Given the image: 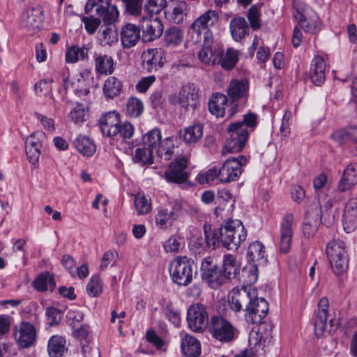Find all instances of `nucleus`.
<instances>
[{
	"label": "nucleus",
	"instance_id": "obj_21",
	"mask_svg": "<svg viewBox=\"0 0 357 357\" xmlns=\"http://www.w3.org/2000/svg\"><path fill=\"white\" fill-rule=\"evenodd\" d=\"M181 210L182 205L178 201L174 203L170 211L167 208L159 209L155 218L156 225L160 228H167L168 224L180 216Z\"/></svg>",
	"mask_w": 357,
	"mask_h": 357
},
{
	"label": "nucleus",
	"instance_id": "obj_1",
	"mask_svg": "<svg viewBox=\"0 0 357 357\" xmlns=\"http://www.w3.org/2000/svg\"><path fill=\"white\" fill-rule=\"evenodd\" d=\"M257 125V115L249 113L244 115L242 121L231 123L227 130L229 137L223 149V153H236L245 146L250 134L249 128L252 130Z\"/></svg>",
	"mask_w": 357,
	"mask_h": 357
},
{
	"label": "nucleus",
	"instance_id": "obj_28",
	"mask_svg": "<svg viewBox=\"0 0 357 357\" xmlns=\"http://www.w3.org/2000/svg\"><path fill=\"white\" fill-rule=\"evenodd\" d=\"M357 183V167L356 165L349 164L342 173V176L338 182L337 189L343 192L351 189Z\"/></svg>",
	"mask_w": 357,
	"mask_h": 357
},
{
	"label": "nucleus",
	"instance_id": "obj_41",
	"mask_svg": "<svg viewBox=\"0 0 357 357\" xmlns=\"http://www.w3.org/2000/svg\"><path fill=\"white\" fill-rule=\"evenodd\" d=\"M56 286L54 276L49 272H43L33 281V287L38 291L50 290L52 291Z\"/></svg>",
	"mask_w": 357,
	"mask_h": 357
},
{
	"label": "nucleus",
	"instance_id": "obj_62",
	"mask_svg": "<svg viewBox=\"0 0 357 357\" xmlns=\"http://www.w3.org/2000/svg\"><path fill=\"white\" fill-rule=\"evenodd\" d=\"M118 129H119L118 134L123 139L131 138L132 137V135L134 134V131H135L133 126L128 121H126L122 124H121V122H120L119 126H118Z\"/></svg>",
	"mask_w": 357,
	"mask_h": 357
},
{
	"label": "nucleus",
	"instance_id": "obj_9",
	"mask_svg": "<svg viewBox=\"0 0 357 357\" xmlns=\"http://www.w3.org/2000/svg\"><path fill=\"white\" fill-rule=\"evenodd\" d=\"M247 162L246 157L243 155L226 160L218 172L220 174V182L225 183L237 181L242 173V167Z\"/></svg>",
	"mask_w": 357,
	"mask_h": 357
},
{
	"label": "nucleus",
	"instance_id": "obj_63",
	"mask_svg": "<svg viewBox=\"0 0 357 357\" xmlns=\"http://www.w3.org/2000/svg\"><path fill=\"white\" fill-rule=\"evenodd\" d=\"M46 315L50 326L58 324L61 320L60 311L54 307L46 309Z\"/></svg>",
	"mask_w": 357,
	"mask_h": 357
},
{
	"label": "nucleus",
	"instance_id": "obj_57",
	"mask_svg": "<svg viewBox=\"0 0 357 357\" xmlns=\"http://www.w3.org/2000/svg\"><path fill=\"white\" fill-rule=\"evenodd\" d=\"M126 12L131 15L139 16L142 11V0H122Z\"/></svg>",
	"mask_w": 357,
	"mask_h": 357
},
{
	"label": "nucleus",
	"instance_id": "obj_17",
	"mask_svg": "<svg viewBox=\"0 0 357 357\" xmlns=\"http://www.w3.org/2000/svg\"><path fill=\"white\" fill-rule=\"evenodd\" d=\"M252 296V293L246 287L234 288L228 296L229 307L234 312H240L247 307Z\"/></svg>",
	"mask_w": 357,
	"mask_h": 357
},
{
	"label": "nucleus",
	"instance_id": "obj_46",
	"mask_svg": "<svg viewBox=\"0 0 357 357\" xmlns=\"http://www.w3.org/2000/svg\"><path fill=\"white\" fill-rule=\"evenodd\" d=\"M333 139L340 144L348 143L349 142H357V128L349 127L342 130L335 132Z\"/></svg>",
	"mask_w": 357,
	"mask_h": 357
},
{
	"label": "nucleus",
	"instance_id": "obj_50",
	"mask_svg": "<svg viewBox=\"0 0 357 357\" xmlns=\"http://www.w3.org/2000/svg\"><path fill=\"white\" fill-rule=\"evenodd\" d=\"M144 111V105L141 100L135 97L129 98L126 103V114L133 118L139 117Z\"/></svg>",
	"mask_w": 357,
	"mask_h": 357
},
{
	"label": "nucleus",
	"instance_id": "obj_5",
	"mask_svg": "<svg viewBox=\"0 0 357 357\" xmlns=\"http://www.w3.org/2000/svg\"><path fill=\"white\" fill-rule=\"evenodd\" d=\"M193 261L185 256H178L171 261L169 272L172 281L180 286L190 284L193 278Z\"/></svg>",
	"mask_w": 357,
	"mask_h": 357
},
{
	"label": "nucleus",
	"instance_id": "obj_26",
	"mask_svg": "<svg viewBox=\"0 0 357 357\" xmlns=\"http://www.w3.org/2000/svg\"><path fill=\"white\" fill-rule=\"evenodd\" d=\"M343 226L347 233L357 227V198H351L347 202L343 214Z\"/></svg>",
	"mask_w": 357,
	"mask_h": 357
},
{
	"label": "nucleus",
	"instance_id": "obj_52",
	"mask_svg": "<svg viewBox=\"0 0 357 357\" xmlns=\"http://www.w3.org/2000/svg\"><path fill=\"white\" fill-rule=\"evenodd\" d=\"M134 204L139 215L146 214L151 210V200L143 194L138 193L135 196Z\"/></svg>",
	"mask_w": 357,
	"mask_h": 357
},
{
	"label": "nucleus",
	"instance_id": "obj_14",
	"mask_svg": "<svg viewBox=\"0 0 357 357\" xmlns=\"http://www.w3.org/2000/svg\"><path fill=\"white\" fill-rule=\"evenodd\" d=\"M43 10L40 8H29L21 16L20 26L30 34L40 30L43 24Z\"/></svg>",
	"mask_w": 357,
	"mask_h": 357
},
{
	"label": "nucleus",
	"instance_id": "obj_37",
	"mask_svg": "<svg viewBox=\"0 0 357 357\" xmlns=\"http://www.w3.org/2000/svg\"><path fill=\"white\" fill-rule=\"evenodd\" d=\"M162 134L159 128H155L146 132L142 139L143 146L155 152L162 143Z\"/></svg>",
	"mask_w": 357,
	"mask_h": 357
},
{
	"label": "nucleus",
	"instance_id": "obj_56",
	"mask_svg": "<svg viewBox=\"0 0 357 357\" xmlns=\"http://www.w3.org/2000/svg\"><path fill=\"white\" fill-rule=\"evenodd\" d=\"M247 17L252 29L261 28V19L259 9L257 6H252L248 11Z\"/></svg>",
	"mask_w": 357,
	"mask_h": 357
},
{
	"label": "nucleus",
	"instance_id": "obj_29",
	"mask_svg": "<svg viewBox=\"0 0 357 357\" xmlns=\"http://www.w3.org/2000/svg\"><path fill=\"white\" fill-rule=\"evenodd\" d=\"M91 47V44L83 45L82 46L73 45L68 47L65 55L66 63H75L79 61H88L89 52Z\"/></svg>",
	"mask_w": 357,
	"mask_h": 357
},
{
	"label": "nucleus",
	"instance_id": "obj_48",
	"mask_svg": "<svg viewBox=\"0 0 357 357\" xmlns=\"http://www.w3.org/2000/svg\"><path fill=\"white\" fill-rule=\"evenodd\" d=\"M88 104L77 102L69 114V118L75 123H82L89 117Z\"/></svg>",
	"mask_w": 357,
	"mask_h": 357
},
{
	"label": "nucleus",
	"instance_id": "obj_55",
	"mask_svg": "<svg viewBox=\"0 0 357 357\" xmlns=\"http://www.w3.org/2000/svg\"><path fill=\"white\" fill-rule=\"evenodd\" d=\"M102 284L100 278L97 275H93L86 287V291L89 296L97 297L102 293Z\"/></svg>",
	"mask_w": 357,
	"mask_h": 357
},
{
	"label": "nucleus",
	"instance_id": "obj_47",
	"mask_svg": "<svg viewBox=\"0 0 357 357\" xmlns=\"http://www.w3.org/2000/svg\"><path fill=\"white\" fill-rule=\"evenodd\" d=\"M175 148L174 137H168L162 140V143L159 145L155 153L160 158L169 160L174 154Z\"/></svg>",
	"mask_w": 357,
	"mask_h": 357
},
{
	"label": "nucleus",
	"instance_id": "obj_53",
	"mask_svg": "<svg viewBox=\"0 0 357 357\" xmlns=\"http://www.w3.org/2000/svg\"><path fill=\"white\" fill-rule=\"evenodd\" d=\"M45 139V135L43 132H35L26 138L25 141V147L41 149Z\"/></svg>",
	"mask_w": 357,
	"mask_h": 357
},
{
	"label": "nucleus",
	"instance_id": "obj_45",
	"mask_svg": "<svg viewBox=\"0 0 357 357\" xmlns=\"http://www.w3.org/2000/svg\"><path fill=\"white\" fill-rule=\"evenodd\" d=\"M218 63L225 70L232 69L238 60V52L234 48H228L225 53L220 52Z\"/></svg>",
	"mask_w": 357,
	"mask_h": 357
},
{
	"label": "nucleus",
	"instance_id": "obj_43",
	"mask_svg": "<svg viewBox=\"0 0 357 357\" xmlns=\"http://www.w3.org/2000/svg\"><path fill=\"white\" fill-rule=\"evenodd\" d=\"M66 348V340L60 335L52 336L47 345V351L50 357H61Z\"/></svg>",
	"mask_w": 357,
	"mask_h": 357
},
{
	"label": "nucleus",
	"instance_id": "obj_31",
	"mask_svg": "<svg viewBox=\"0 0 357 357\" xmlns=\"http://www.w3.org/2000/svg\"><path fill=\"white\" fill-rule=\"evenodd\" d=\"M123 91V83L114 76L108 77L104 82L102 92L107 100H113L120 96Z\"/></svg>",
	"mask_w": 357,
	"mask_h": 357
},
{
	"label": "nucleus",
	"instance_id": "obj_49",
	"mask_svg": "<svg viewBox=\"0 0 357 357\" xmlns=\"http://www.w3.org/2000/svg\"><path fill=\"white\" fill-rule=\"evenodd\" d=\"M183 38V34L178 27H172L166 31L165 42L168 47H174L179 45Z\"/></svg>",
	"mask_w": 357,
	"mask_h": 357
},
{
	"label": "nucleus",
	"instance_id": "obj_18",
	"mask_svg": "<svg viewBox=\"0 0 357 357\" xmlns=\"http://www.w3.org/2000/svg\"><path fill=\"white\" fill-rule=\"evenodd\" d=\"M199 90L194 84H187L182 86L178 95V102L186 109H195L199 104Z\"/></svg>",
	"mask_w": 357,
	"mask_h": 357
},
{
	"label": "nucleus",
	"instance_id": "obj_59",
	"mask_svg": "<svg viewBox=\"0 0 357 357\" xmlns=\"http://www.w3.org/2000/svg\"><path fill=\"white\" fill-rule=\"evenodd\" d=\"M100 40L103 45H110L117 41V34L112 28L107 27L102 31Z\"/></svg>",
	"mask_w": 357,
	"mask_h": 357
},
{
	"label": "nucleus",
	"instance_id": "obj_64",
	"mask_svg": "<svg viewBox=\"0 0 357 357\" xmlns=\"http://www.w3.org/2000/svg\"><path fill=\"white\" fill-rule=\"evenodd\" d=\"M155 77L154 75L143 77L136 84V89L139 93H144L155 82Z\"/></svg>",
	"mask_w": 357,
	"mask_h": 357
},
{
	"label": "nucleus",
	"instance_id": "obj_35",
	"mask_svg": "<svg viewBox=\"0 0 357 357\" xmlns=\"http://www.w3.org/2000/svg\"><path fill=\"white\" fill-rule=\"evenodd\" d=\"M181 350L185 357H198L201 354V345L195 337L185 335L181 342Z\"/></svg>",
	"mask_w": 357,
	"mask_h": 357
},
{
	"label": "nucleus",
	"instance_id": "obj_42",
	"mask_svg": "<svg viewBox=\"0 0 357 357\" xmlns=\"http://www.w3.org/2000/svg\"><path fill=\"white\" fill-rule=\"evenodd\" d=\"M75 149L85 157L92 156L96 150L93 142L85 135H79L73 142Z\"/></svg>",
	"mask_w": 357,
	"mask_h": 357
},
{
	"label": "nucleus",
	"instance_id": "obj_60",
	"mask_svg": "<svg viewBox=\"0 0 357 357\" xmlns=\"http://www.w3.org/2000/svg\"><path fill=\"white\" fill-rule=\"evenodd\" d=\"M82 22L84 24L86 31L89 34L94 33L101 23L99 18L95 17L93 15L84 17L82 18Z\"/></svg>",
	"mask_w": 357,
	"mask_h": 357
},
{
	"label": "nucleus",
	"instance_id": "obj_33",
	"mask_svg": "<svg viewBox=\"0 0 357 357\" xmlns=\"http://www.w3.org/2000/svg\"><path fill=\"white\" fill-rule=\"evenodd\" d=\"M96 72L98 75H112L114 71V62L111 56L107 54H96L94 56Z\"/></svg>",
	"mask_w": 357,
	"mask_h": 357
},
{
	"label": "nucleus",
	"instance_id": "obj_6",
	"mask_svg": "<svg viewBox=\"0 0 357 357\" xmlns=\"http://www.w3.org/2000/svg\"><path fill=\"white\" fill-rule=\"evenodd\" d=\"M249 91V83L244 79H232L227 89V97L231 102V107L228 109L229 117L233 116L237 112L238 105H245Z\"/></svg>",
	"mask_w": 357,
	"mask_h": 357
},
{
	"label": "nucleus",
	"instance_id": "obj_40",
	"mask_svg": "<svg viewBox=\"0 0 357 357\" xmlns=\"http://www.w3.org/2000/svg\"><path fill=\"white\" fill-rule=\"evenodd\" d=\"M240 272V264L236 260V257L227 254L224 256L223 271L222 272L224 278L231 279L236 277Z\"/></svg>",
	"mask_w": 357,
	"mask_h": 357
},
{
	"label": "nucleus",
	"instance_id": "obj_38",
	"mask_svg": "<svg viewBox=\"0 0 357 357\" xmlns=\"http://www.w3.org/2000/svg\"><path fill=\"white\" fill-rule=\"evenodd\" d=\"M247 258L253 264H264L266 261L264 245L259 241L251 243L247 250Z\"/></svg>",
	"mask_w": 357,
	"mask_h": 357
},
{
	"label": "nucleus",
	"instance_id": "obj_4",
	"mask_svg": "<svg viewBox=\"0 0 357 357\" xmlns=\"http://www.w3.org/2000/svg\"><path fill=\"white\" fill-rule=\"evenodd\" d=\"M326 253L333 272L337 275L344 273L349 266V257L344 243L333 239L328 243Z\"/></svg>",
	"mask_w": 357,
	"mask_h": 357
},
{
	"label": "nucleus",
	"instance_id": "obj_27",
	"mask_svg": "<svg viewBox=\"0 0 357 357\" xmlns=\"http://www.w3.org/2000/svg\"><path fill=\"white\" fill-rule=\"evenodd\" d=\"M326 63L320 56H315L311 63L310 76L312 83L321 86L325 81Z\"/></svg>",
	"mask_w": 357,
	"mask_h": 357
},
{
	"label": "nucleus",
	"instance_id": "obj_20",
	"mask_svg": "<svg viewBox=\"0 0 357 357\" xmlns=\"http://www.w3.org/2000/svg\"><path fill=\"white\" fill-rule=\"evenodd\" d=\"M120 123V114L112 111L103 114L100 120L99 125L102 133L107 137H113L118 135V126Z\"/></svg>",
	"mask_w": 357,
	"mask_h": 357
},
{
	"label": "nucleus",
	"instance_id": "obj_7",
	"mask_svg": "<svg viewBox=\"0 0 357 357\" xmlns=\"http://www.w3.org/2000/svg\"><path fill=\"white\" fill-rule=\"evenodd\" d=\"M96 7V14L101 17L106 25L114 24L119 18V10L110 0H88L85 7V13H90Z\"/></svg>",
	"mask_w": 357,
	"mask_h": 357
},
{
	"label": "nucleus",
	"instance_id": "obj_54",
	"mask_svg": "<svg viewBox=\"0 0 357 357\" xmlns=\"http://www.w3.org/2000/svg\"><path fill=\"white\" fill-rule=\"evenodd\" d=\"M166 6V0H145L144 10L149 15L159 13Z\"/></svg>",
	"mask_w": 357,
	"mask_h": 357
},
{
	"label": "nucleus",
	"instance_id": "obj_22",
	"mask_svg": "<svg viewBox=\"0 0 357 357\" xmlns=\"http://www.w3.org/2000/svg\"><path fill=\"white\" fill-rule=\"evenodd\" d=\"M294 216L292 214H287L282 219L281 223L280 251L282 253H287L289 251L293 235L292 223Z\"/></svg>",
	"mask_w": 357,
	"mask_h": 357
},
{
	"label": "nucleus",
	"instance_id": "obj_2",
	"mask_svg": "<svg viewBox=\"0 0 357 357\" xmlns=\"http://www.w3.org/2000/svg\"><path fill=\"white\" fill-rule=\"evenodd\" d=\"M219 237L222 245L227 250H236L247 237V232L239 220L229 219L219 228Z\"/></svg>",
	"mask_w": 357,
	"mask_h": 357
},
{
	"label": "nucleus",
	"instance_id": "obj_10",
	"mask_svg": "<svg viewBox=\"0 0 357 357\" xmlns=\"http://www.w3.org/2000/svg\"><path fill=\"white\" fill-rule=\"evenodd\" d=\"M38 331L36 326L29 321H23L16 324L13 329V335L16 344L22 349L32 347L37 338Z\"/></svg>",
	"mask_w": 357,
	"mask_h": 357
},
{
	"label": "nucleus",
	"instance_id": "obj_30",
	"mask_svg": "<svg viewBox=\"0 0 357 357\" xmlns=\"http://www.w3.org/2000/svg\"><path fill=\"white\" fill-rule=\"evenodd\" d=\"M140 37V29L133 24L128 23L122 27L121 40L126 48H130L136 45Z\"/></svg>",
	"mask_w": 357,
	"mask_h": 357
},
{
	"label": "nucleus",
	"instance_id": "obj_58",
	"mask_svg": "<svg viewBox=\"0 0 357 357\" xmlns=\"http://www.w3.org/2000/svg\"><path fill=\"white\" fill-rule=\"evenodd\" d=\"M220 168L215 167L210 168L207 172L199 176L200 183H213L215 179L220 181V174L218 173Z\"/></svg>",
	"mask_w": 357,
	"mask_h": 357
},
{
	"label": "nucleus",
	"instance_id": "obj_36",
	"mask_svg": "<svg viewBox=\"0 0 357 357\" xmlns=\"http://www.w3.org/2000/svg\"><path fill=\"white\" fill-rule=\"evenodd\" d=\"M230 31L236 41L245 38L249 33V26L245 18L237 17L232 19L230 22Z\"/></svg>",
	"mask_w": 357,
	"mask_h": 357
},
{
	"label": "nucleus",
	"instance_id": "obj_23",
	"mask_svg": "<svg viewBox=\"0 0 357 357\" xmlns=\"http://www.w3.org/2000/svg\"><path fill=\"white\" fill-rule=\"evenodd\" d=\"M163 52L160 49H149L142 54V66L148 72L157 70L164 64Z\"/></svg>",
	"mask_w": 357,
	"mask_h": 357
},
{
	"label": "nucleus",
	"instance_id": "obj_61",
	"mask_svg": "<svg viewBox=\"0 0 357 357\" xmlns=\"http://www.w3.org/2000/svg\"><path fill=\"white\" fill-rule=\"evenodd\" d=\"M179 238L176 236L169 237L164 243L163 247L167 252H177L180 250L181 243Z\"/></svg>",
	"mask_w": 357,
	"mask_h": 357
},
{
	"label": "nucleus",
	"instance_id": "obj_24",
	"mask_svg": "<svg viewBox=\"0 0 357 357\" xmlns=\"http://www.w3.org/2000/svg\"><path fill=\"white\" fill-rule=\"evenodd\" d=\"M188 12V6L184 1H174L167 6L165 17L174 24L182 23Z\"/></svg>",
	"mask_w": 357,
	"mask_h": 357
},
{
	"label": "nucleus",
	"instance_id": "obj_3",
	"mask_svg": "<svg viewBox=\"0 0 357 357\" xmlns=\"http://www.w3.org/2000/svg\"><path fill=\"white\" fill-rule=\"evenodd\" d=\"M208 332L216 341L229 343L233 341L238 330L231 321L222 314L212 315L208 323Z\"/></svg>",
	"mask_w": 357,
	"mask_h": 357
},
{
	"label": "nucleus",
	"instance_id": "obj_51",
	"mask_svg": "<svg viewBox=\"0 0 357 357\" xmlns=\"http://www.w3.org/2000/svg\"><path fill=\"white\" fill-rule=\"evenodd\" d=\"M153 152L147 149L144 146L143 148H137L135 151L133 160L136 163L141 165H150L153 163Z\"/></svg>",
	"mask_w": 357,
	"mask_h": 357
},
{
	"label": "nucleus",
	"instance_id": "obj_34",
	"mask_svg": "<svg viewBox=\"0 0 357 357\" xmlns=\"http://www.w3.org/2000/svg\"><path fill=\"white\" fill-rule=\"evenodd\" d=\"M317 208L319 206H317ZM321 222V216L317 208L314 213L313 211H307L305 215V222L303 227V231L305 236L310 238L315 234L318 229V226Z\"/></svg>",
	"mask_w": 357,
	"mask_h": 357
},
{
	"label": "nucleus",
	"instance_id": "obj_11",
	"mask_svg": "<svg viewBox=\"0 0 357 357\" xmlns=\"http://www.w3.org/2000/svg\"><path fill=\"white\" fill-rule=\"evenodd\" d=\"M252 294L251 301L247 307L244 308L245 319L248 324H262V320L268 311V303L264 298L255 296L254 292Z\"/></svg>",
	"mask_w": 357,
	"mask_h": 357
},
{
	"label": "nucleus",
	"instance_id": "obj_32",
	"mask_svg": "<svg viewBox=\"0 0 357 357\" xmlns=\"http://www.w3.org/2000/svg\"><path fill=\"white\" fill-rule=\"evenodd\" d=\"M229 99L220 93H214L208 102V110L217 117L223 116L226 112Z\"/></svg>",
	"mask_w": 357,
	"mask_h": 357
},
{
	"label": "nucleus",
	"instance_id": "obj_13",
	"mask_svg": "<svg viewBox=\"0 0 357 357\" xmlns=\"http://www.w3.org/2000/svg\"><path fill=\"white\" fill-rule=\"evenodd\" d=\"M187 168L188 159L185 157L177 158L169 164L168 169L164 173V178L169 183H185L189 177Z\"/></svg>",
	"mask_w": 357,
	"mask_h": 357
},
{
	"label": "nucleus",
	"instance_id": "obj_19",
	"mask_svg": "<svg viewBox=\"0 0 357 357\" xmlns=\"http://www.w3.org/2000/svg\"><path fill=\"white\" fill-rule=\"evenodd\" d=\"M259 324V326L251 331L249 335V344L255 349L259 347L264 350L266 343L270 342L272 338L271 328H268V326L266 324Z\"/></svg>",
	"mask_w": 357,
	"mask_h": 357
},
{
	"label": "nucleus",
	"instance_id": "obj_15",
	"mask_svg": "<svg viewBox=\"0 0 357 357\" xmlns=\"http://www.w3.org/2000/svg\"><path fill=\"white\" fill-rule=\"evenodd\" d=\"M139 29L142 31V39L150 42L158 38L162 33L163 25L160 20L152 15L143 17L139 22Z\"/></svg>",
	"mask_w": 357,
	"mask_h": 357
},
{
	"label": "nucleus",
	"instance_id": "obj_44",
	"mask_svg": "<svg viewBox=\"0 0 357 357\" xmlns=\"http://www.w3.org/2000/svg\"><path fill=\"white\" fill-rule=\"evenodd\" d=\"M203 135V126L195 123L180 132V137L188 144L197 142Z\"/></svg>",
	"mask_w": 357,
	"mask_h": 357
},
{
	"label": "nucleus",
	"instance_id": "obj_16",
	"mask_svg": "<svg viewBox=\"0 0 357 357\" xmlns=\"http://www.w3.org/2000/svg\"><path fill=\"white\" fill-rule=\"evenodd\" d=\"M202 278L210 287L216 289L224 282V276L218 266L208 259H205L201 265Z\"/></svg>",
	"mask_w": 357,
	"mask_h": 357
},
{
	"label": "nucleus",
	"instance_id": "obj_25",
	"mask_svg": "<svg viewBox=\"0 0 357 357\" xmlns=\"http://www.w3.org/2000/svg\"><path fill=\"white\" fill-rule=\"evenodd\" d=\"M328 305L329 302L326 297H322L318 303V311L314 323V332L317 337L321 336L327 329Z\"/></svg>",
	"mask_w": 357,
	"mask_h": 357
},
{
	"label": "nucleus",
	"instance_id": "obj_39",
	"mask_svg": "<svg viewBox=\"0 0 357 357\" xmlns=\"http://www.w3.org/2000/svg\"><path fill=\"white\" fill-rule=\"evenodd\" d=\"M209 39L204 40L203 47L198 52L199 61L207 65L215 64L220 55V50H213L210 45Z\"/></svg>",
	"mask_w": 357,
	"mask_h": 357
},
{
	"label": "nucleus",
	"instance_id": "obj_12",
	"mask_svg": "<svg viewBox=\"0 0 357 357\" xmlns=\"http://www.w3.org/2000/svg\"><path fill=\"white\" fill-rule=\"evenodd\" d=\"M209 319L206 307L203 304H192L188 310V324L195 332L200 333L207 328Z\"/></svg>",
	"mask_w": 357,
	"mask_h": 357
},
{
	"label": "nucleus",
	"instance_id": "obj_8",
	"mask_svg": "<svg viewBox=\"0 0 357 357\" xmlns=\"http://www.w3.org/2000/svg\"><path fill=\"white\" fill-rule=\"evenodd\" d=\"M218 20V14L215 10H207L191 24L192 37L195 38V42H201L202 38L208 39V27L213 26Z\"/></svg>",
	"mask_w": 357,
	"mask_h": 357
}]
</instances>
